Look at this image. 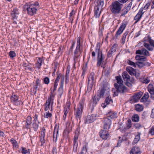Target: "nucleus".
Here are the masks:
<instances>
[{"label": "nucleus", "mask_w": 154, "mask_h": 154, "mask_svg": "<svg viewBox=\"0 0 154 154\" xmlns=\"http://www.w3.org/2000/svg\"><path fill=\"white\" fill-rule=\"evenodd\" d=\"M96 77L94 72H91L89 76L88 80L87 90L88 92L91 91L93 86L96 85Z\"/></svg>", "instance_id": "nucleus-3"}, {"label": "nucleus", "mask_w": 154, "mask_h": 154, "mask_svg": "<svg viewBox=\"0 0 154 154\" xmlns=\"http://www.w3.org/2000/svg\"><path fill=\"white\" fill-rule=\"evenodd\" d=\"M149 92L151 95L154 94V84H150L148 87Z\"/></svg>", "instance_id": "nucleus-26"}, {"label": "nucleus", "mask_w": 154, "mask_h": 154, "mask_svg": "<svg viewBox=\"0 0 154 154\" xmlns=\"http://www.w3.org/2000/svg\"><path fill=\"white\" fill-rule=\"evenodd\" d=\"M11 14L13 19H17L19 14L18 10L16 8L14 9L11 12Z\"/></svg>", "instance_id": "nucleus-24"}, {"label": "nucleus", "mask_w": 154, "mask_h": 154, "mask_svg": "<svg viewBox=\"0 0 154 154\" xmlns=\"http://www.w3.org/2000/svg\"><path fill=\"white\" fill-rule=\"evenodd\" d=\"M147 38L150 46H152L153 48H154V40H152L151 39V37L149 36H148Z\"/></svg>", "instance_id": "nucleus-36"}, {"label": "nucleus", "mask_w": 154, "mask_h": 154, "mask_svg": "<svg viewBox=\"0 0 154 154\" xmlns=\"http://www.w3.org/2000/svg\"><path fill=\"white\" fill-rule=\"evenodd\" d=\"M146 60V57L143 56H141L140 60L145 61Z\"/></svg>", "instance_id": "nucleus-61"}, {"label": "nucleus", "mask_w": 154, "mask_h": 154, "mask_svg": "<svg viewBox=\"0 0 154 154\" xmlns=\"http://www.w3.org/2000/svg\"><path fill=\"white\" fill-rule=\"evenodd\" d=\"M80 52V54L82 53V51L80 50V47L76 46V49H75L74 51V55H77V54L79 52Z\"/></svg>", "instance_id": "nucleus-42"}, {"label": "nucleus", "mask_w": 154, "mask_h": 154, "mask_svg": "<svg viewBox=\"0 0 154 154\" xmlns=\"http://www.w3.org/2000/svg\"><path fill=\"white\" fill-rule=\"evenodd\" d=\"M95 51L97 53V66H99L103 64V60L105 58V56L103 54L101 51H100V46L97 45L95 49Z\"/></svg>", "instance_id": "nucleus-4"}, {"label": "nucleus", "mask_w": 154, "mask_h": 154, "mask_svg": "<svg viewBox=\"0 0 154 154\" xmlns=\"http://www.w3.org/2000/svg\"><path fill=\"white\" fill-rule=\"evenodd\" d=\"M107 116L112 119H114L117 117V114L115 112L110 111L107 114Z\"/></svg>", "instance_id": "nucleus-28"}, {"label": "nucleus", "mask_w": 154, "mask_h": 154, "mask_svg": "<svg viewBox=\"0 0 154 154\" xmlns=\"http://www.w3.org/2000/svg\"><path fill=\"white\" fill-rule=\"evenodd\" d=\"M142 82L143 83H145L147 84L149 83L150 80L146 79H141Z\"/></svg>", "instance_id": "nucleus-57"}, {"label": "nucleus", "mask_w": 154, "mask_h": 154, "mask_svg": "<svg viewBox=\"0 0 154 154\" xmlns=\"http://www.w3.org/2000/svg\"><path fill=\"white\" fill-rule=\"evenodd\" d=\"M128 63L129 65L132 66L134 67H136V65L135 63L131 60H128Z\"/></svg>", "instance_id": "nucleus-55"}, {"label": "nucleus", "mask_w": 154, "mask_h": 154, "mask_svg": "<svg viewBox=\"0 0 154 154\" xmlns=\"http://www.w3.org/2000/svg\"><path fill=\"white\" fill-rule=\"evenodd\" d=\"M10 141L11 142L13 146L14 147H16L17 145V142L14 138L11 139Z\"/></svg>", "instance_id": "nucleus-40"}, {"label": "nucleus", "mask_w": 154, "mask_h": 154, "mask_svg": "<svg viewBox=\"0 0 154 154\" xmlns=\"http://www.w3.org/2000/svg\"><path fill=\"white\" fill-rule=\"evenodd\" d=\"M143 8H141L137 14L134 17V19L136 21V22L138 21L142 17L143 14L145 11H143Z\"/></svg>", "instance_id": "nucleus-15"}, {"label": "nucleus", "mask_w": 154, "mask_h": 154, "mask_svg": "<svg viewBox=\"0 0 154 154\" xmlns=\"http://www.w3.org/2000/svg\"><path fill=\"white\" fill-rule=\"evenodd\" d=\"M69 110H67L66 108H64L63 112H64V115L67 116Z\"/></svg>", "instance_id": "nucleus-62"}, {"label": "nucleus", "mask_w": 154, "mask_h": 154, "mask_svg": "<svg viewBox=\"0 0 154 154\" xmlns=\"http://www.w3.org/2000/svg\"><path fill=\"white\" fill-rule=\"evenodd\" d=\"M32 126L34 130L35 131H37L38 128V122L37 123L36 122H34Z\"/></svg>", "instance_id": "nucleus-35"}, {"label": "nucleus", "mask_w": 154, "mask_h": 154, "mask_svg": "<svg viewBox=\"0 0 154 154\" xmlns=\"http://www.w3.org/2000/svg\"><path fill=\"white\" fill-rule=\"evenodd\" d=\"M135 109L138 111H141L143 109V107L142 105H140L139 104H137L135 106Z\"/></svg>", "instance_id": "nucleus-32"}, {"label": "nucleus", "mask_w": 154, "mask_h": 154, "mask_svg": "<svg viewBox=\"0 0 154 154\" xmlns=\"http://www.w3.org/2000/svg\"><path fill=\"white\" fill-rule=\"evenodd\" d=\"M140 134L139 133H138L137 135H136L134 140L133 141V143L134 144H136L138 143L140 139Z\"/></svg>", "instance_id": "nucleus-31"}, {"label": "nucleus", "mask_w": 154, "mask_h": 154, "mask_svg": "<svg viewBox=\"0 0 154 154\" xmlns=\"http://www.w3.org/2000/svg\"><path fill=\"white\" fill-rule=\"evenodd\" d=\"M132 121L135 122H138L139 120V117L137 114L134 115L132 117Z\"/></svg>", "instance_id": "nucleus-34"}, {"label": "nucleus", "mask_w": 154, "mask_h": 154, "mask_svg": "<svg viewBox=\"0 0 154 154\" xmlns=\"http://www.w3.org/2000/svg\"><path fill=\"white\" fill-rule=\"evenodd\" d=\"M54 100L48 98V99L46 101V102L45 105V111H47L49 109L51 106V104L52 106Z\"/></svg>", "instance_id": "nucleus-18"}, {"label": "nucleus", "mask_w": 154, "mask_h": 154, "mask_svg": "<svg viewBox=\"0 0 154 154\" xmlns=\"http://www.w3.org/2000/svg\"><path fill=\"white\" fill-rule=\"evenodd\" d=\"M21 152L23 154H30V150L29 149H27L26 148L21 147Z\"/></svg>", "instance_id": "nucleus-29"}, {"label": "nucleus", "mask_w": 154, "mask_h": 154, "mask_svg": "<svg viewBox=\"0 0 154 154\" xmlns=\"http://www.w3.org/2000/svg\"><path fill=\"white\" fill-rule=\"evenodd\" d=\"M116 45L115 44L111 48L107 53V55L108 57H111L112 54L116 52Z\"/></svg>", "instance_id": "nucleus-19"}, {"label": "nucleus", "mask_w": 154, "mask_h": 154, "mask_svg": "<svg viewBox=\"0 0 154 154\" xmlns=\"http://www.w3.org/2000/svg\"><path fill=\"white\" fill-rule=\"evenodd\" d=\"M46 133V129L45 128L43 127L42 128L41 131V135L42 136H45V134Z\"/></svg>", "instance_id": "nucleus-49"}, {"label": "nucleus", "mask_w": 154, "mask_h": 154, "mask_svg": "<svg viewBox=\"0 0 154 154\" xmlns=\"http://www.w3.org/2000/svg\"><path fill=\"white\" fill-rule=\"evenodd\" d=\"M80 37H79L77 38L76 46L80 47Z\"/></svg>", "instance_id": "nucleus-60"}, {"label": "nucleus", "mask_w": 154, "mask_h": 154, "mask_svg": "<svg viewBox=\"0 0 154 154\" xmlns=\"http://www.w3.org/2000/svg\"><path fill=\"white\" fill-rule=\"evenodd\" d=\"M123 78L125 81L126 82V85L129 87L132 85L130 83V76L126 72H124L122 74Z\"/></svg>", "instance_id": "nucleus-10"}, {"label": "nucleus", "mask_w": 154, "mask_h": 154, "mask_svg": "<svg viewBox=\"0 0 154 154\" xmlns=\"http://www.w3.org/2000/svg\"><path fill=\"white\" fill-rule=\"evenodd\" d=\"M51 92L50 94V97H48V98L54 100V97L55 96L54 95V92L55 91H54V90H52L51 88Z\"/></svg>", "instance_id": "nucleus-45"}, {"label": "nucleus", "mask_w": 154, "mask_h": 154, "mask_svg": "<svg viewBox=\"0 0 154 154\" xmlns=\"http://www.w3.org/2000/svg\"><path fill=\"white\" fill-rule=\"evenodd\" d=\"M32 123V118L29 116L27 117L26 121V123Z\"/></svg>", "instance_id": "nucleus-52"}, {"label": "nucleus", "mask_w": 154, "mask_h": 154, "mask_svg": "<svg viewBox=\"0 0 154 154\" xmlns=\"http://www.w3.org/2000/svg\"><path fill=\"white\" fill-rule=\"evenodd\" d=\"M126 70L130 75H135L136 78L137 77L135 70L132 67L130 66L128 67L127 68Z\"/></svg>", "instance_id": "nucleus-23"}, {"label": "nucleus", "mask_w": 154, "mask_h": 154, "mask_svg": "<svg viewBox=\"0 0 154 154\" xmlns=\"http://www.w3.org/2000/svg\"><path fill=\"white\" fill-rule=\"evenodd\" d=\"M142 92H139L135 94L132 97V100L134 102L136 103L138 102L142 96Z\"/></svg>", "instance_id": "nucleus-20"}, {"label": "nucleus", "mask_w": 154, "mask_h": 154, "mask_svg": "<svg viewBox=\"0 0 154 154\" xmlns=\"http://www.w3.org/2000/svg\"><path fill=\"white\" fill-rule=\"evenodd\" d=\"M78 146V143H76V142L73 143V150L74 152H77V148Z\"/></svg>", "instance_id": "nucleus-46"}, {"label": "nucleus", "mask_w": 154, "mask_h": 154, "mask_svg": "<svg viewBox=\"0 0 154 154\" xmlns=\"http://www.w3.org/2000/svg\"><path fill=\"white\" fill-rule=\"evenodd\" d=\"M64 75H63L61 78L60 81V87L63 88L64 81Z\"/></svg>", "instance_id": "nucleus-48"}, {"label": "nucleus", "mask_w": 154, "mask_h": 154, "mask_svg": "<svg viewBox=\"0 0 154 154\" xmlns=\"http://www.w3.org/2000/svg\"><path fill=\"white\" fill-rule=\"evenodd\" d=\"M95 6L103 9L105 7L104 6V0H95Z\"/></svg>", "instance_id": "nucleus-12"}, {"label": "nucleus", "mask_w": 154, "mask_h": 154, "mask_svg": "<svg viewBox=\"0 0 154 154\" xmlns=\"http://www.w3.org/2000/svg\"><path fill=\"white\" fill-rule=\"evenodd\" d=\"M126 36H123L122 39V43L124 44L125 43Z\"/></svg>", "instance_id": "nucleus-63"}, {"label": "nucleus", "mask_w": 154, "mask_h": 154, "mask_svg": "<svg viewBox=\"0 0 154 154\" xmlns=\"http://www.w3.org/2000/svg\"><path fill=\"white\" fill-rule=\"evenodd\" d=\"M80 57V55H74L73 57V61H74V65H75V64L77 62H79L80 61V59L79 58V57Z\"/></svg>", "instance_id": "nucleus-37"}, {"label": "nucleus", "mask_w": 154, "mask_h": 154, "mask_svg": "<svg viewBox=\"0 0 154 154\" xmlns=\"http://www.w3.org/2000/svg\"><path fill=\"white\" fill-rule=\"evenodd\" d=\"M9 56L11 58H13L16 56L15 52L13 51H10L9 53Z\"/></svg>", "instance_id": "nucleus-50"}, {"label": "nucleus", "mask_w": 154, "mask_h": 154, "mask_svg": "<svg viewBox=\"0 0 154 154\" xmlns=\"http://www.w3.org/2000/svg\"><path fill=\"white\" fill-rule=\"evenodd\" d=\"M112 103V100L111 99V97L109 95L106 98L104 103L101 104V106L103 108L106 107L107 105L109 104L111 102Z\"/></svg>", "instance_id": "nucleus-16"}, {"label": "nucleus", "mask_w": 154, "mask_h": 154, "mask_svg": "<svg viewBox=\"0 0 154 154\" xmlns=\"http://www.w3.org/2000/svg\"><path fill=\"white\" fill-rule=\"evenodd\" d=\"M43 83L46 85L49 84L50 82L49 78L48 77H45L43 79Z\"/></svg>", "instance_id": "nucleus-44"}, {"label": "nucleus", "mask_w": 154, "mask_h": 154, "mask_svg": "<svg viewBox=\"0 0 154 154\" xmlns=\"http://www.w3.org/2000/svg\"><path fill=\"white\" fill-rule=\"evenodd\" d=\"M58 92L59 95L61 96L63 92V88L60 87L58 89Z\"/></svg>", "instance_id": "nucleus-56"}, {"label": "nucleus", "mask_w": 154, "mask_h": 154, "mask_svg": "<svg viewBox=\"0 0 154 154\" xmlns=\"http://www.w3.org/2000/svg\"><path fill=\"white\" fill-rule=\"evenodd\" d=\"M100 97H98L96 96H94L92 98L90 104V106L91 107V109H93L94 107L96 105L97 102L100 99Z\"/></svg>", "instance_id": "nucleus-14"}, {"label": "nucleus", "mask_w": 154, "mask_h": 154, "mask_svg": "<svg viewBox=\"0 0 154 154\" xmlns=\"http://www.w3.org/2000/svg\"><path fill=\"white\" fill-rule=\"evenodd\" d=\"M149 133L152 135H154V125L152 126L150 128Z\"/></svg>", "instance_id": "nucleus-58"}, {"label": "nucleus", "mask_w": 154, "mask_h": 154, "mask_svg": "<svg viewBox=\"0 0 154 154\" xmlns=\"http://www.w3.org/2000/svg\"><path fill=\"white\" fill-rule=\"evenodd\" d=\"M11 102L15 105L18 106L23 104L20 100H19L17 96L15 94L12 95L11 97Z\"/></svg>", "instance_id": "nucleus-8"}, {"label": "nucleus", "mask_w": 154, "mask_h": 154, "mask_svg": "<svg viewBox=\"0 0 154 154\" xmlns=\"http://www.w3.org/2000/svg\"><path fill=\"white\" fill-rule=\"evenodd\" d=\"M39 6V3L37 2L31 4H27L24 6L23 10L24 11H27L28 14L33 15L36 13Z\"/></svg>", "instance_id": "nucleus-1"}, {"label": "nucleus", "mask_w": 154, "mask_h": 154, "mask_svg": "<svg viewBox=\"0 0 154 154\" xmlns=\"http://www.w3.org/2000/svg\"><path fill=\"white\" fill-rule=\"evenodd\" d=\"M130 154H141L140 149L137 147H133L130 152Z\"/></svg>", "instance_id": "nucleus-22"}, {"label": "nucleus", "mask_w": 154, "mask_h": 154, "mask_svg": "<svg viewBox=\"0 0 154 154\" xmlns=\"http://www.w3.org/2000/svg\"><path fill=\"white\" fill-rule=\"evenodd\" d=\"M123 5L117 1L112 2L110 6V10L112 14L117 15L121 11Z\"/></svg>", "instance_id": "nucleus-2"}, {"label": "nucleus", "mask_w": 154, "mask_h": 154, "mask_svg": "<svg viewBox=\"0 0 154 154\" xmlns=\"http://www.w3.org/2000/svg\"><path fill=\"white\" fill-rule=\"evenodd\" d=\"M70 106V103L69 102H67L66 103V106H65L64 108H66L67 110H69Z\"/></svg>", "instance_id": "nucleus-59"}, {"label": "nucleus", "mask_w": 154, "mask_h": 154, "mask_svg": "<svg viewBox=\"0 0 154 154\" xmlns=\"http://www.w3.org/2000/svg\"><path fill=\"white\" fill-rule=\"evenodd\" d=\"M130 11L126 7H125L122 10V12L121 14V16H123L126 14L128 12Z\"/></svg>", "instance_id": "nucleus-38"}, {"label": "nucleus", "mask_w": 154, "mask_h": 154, "mask_svg": "<svg viewBox=\"0 0 154 154\" xmlns=\"http://www.w3.org/2000/svg\"><path fill=\"white\" fill-rule=\"evenodd\" d=\"M136 65L140 68H141L144 66V62H138L136 63Z\"/></svg>", "instance_id": "nucleus-47"}, {"label": "nucleus", "mask_w": 154, "mask_h": 154, "mask_svg": "<svg viewBox=\"0 0 154 154\" xmlns=\"http://www.w3.org/2000/svg\"><path fill=\"white\" fill-rule=\"evenodd\" d=\"M102 10L101 9H100L99 8L94 6V15L96 18L98 17H100Z\"/></svg>", "instance_id": "nucleus-21"}, {"label": "nucleus", "mask_w": 154, "mask_h": 154, "mask_svg": "<svg viewBox=\"0 0 154 154\" xmlns=\"http://www.w3.org/2000/svg\"><path fill=\"white\" fill-rule=\"evenodd\" d=\"M96 114H92L87 116L85 121V123L89 124L93 122L95 119Z\"/></svg>", "instance_id": "nucleus-11"}, {"label": "nucleus", "mask_w": 154, "mask_h": 154, "mask_svg": "<svg viewBox=\"0 0 154 154\" xmlns=\"http://www.w3.org/2000/svg\"><path fill=\"white\" fill-rule=\"evenodd\" d=\"M144 46L146 47L148 50L152 51L153 50V48L150 47V45L146 43H144L143 44Z\"/></svg>", "instance_id": "nucleus-39"}, {"label": "nucleus", "mask_w": 154, "mask_h": 154, "mask_svg": "<svg viewBox=\"0 0 154 154\" xmlns=\"http://www.w3.org/2000/svg\"><path fill=\"white\" fill-rule=\"evenodd\" d=\"M124 29H118V30L116 32L115 36L117 37L119 35H120L123 32Z\"/></svg>", "instance_id": "nucleus-53"}, {"label": "nucleus", "mask_w": 154, "mask_h": 154, "mask_svg": "<svg viewBox=\"0 0 154 154\" xmlns=\"http://www.w3.org/2000/svg\"><path fill=\"white\" fill-rule=\"evenodd\" d=\"M85 100L84 99H82L81 100L80 102L79 105L78 107H80L82 109H83V107L84 104Z\"/></svg>", "instance_id": "nucleus-41"}, {"label": "nucleus", "mask_w": 154, "mask_h": 154, "mask_svg": "<svg viewBox=\"0 0 154 154\" xmlns=\"http://www.w3.org/2000/svg\"><path fill=\"white\" fill-rule=\"evenodd\" d=\"M151 117L152 118H154V108L152 109L151 114Z\"/></svg>", "instance_id": "nucleus-64"}, {"label": "nucleus", "mask_w": 154, "mask_h": 154, "mask_svg": "<svg viewBox=\"0 0 154 154\" xmlns=\"http://www.w3.org/2000/svg\"><path fill=\"white\" fill-rule=\"evenodd\" d=\"M98 92L99 93L98 95L100 98L109 96L110 93L109 88L104 85H103L100 90L98 91Z\"/></svg>", "instance_id": "nucleus-6"}, {"label": "nucleus", "mask_w": 154, "mask_h": 154, "mask_svg": "<svg viewBox=\"0 0 154 154\" xmlns=\"http://www.w3.org/2000/svg\"><path fill=\"white\" fill-rule=\"evenodd\" d=\"M45 136H40V141L41 142V146H42L43 145V144L45 143Z\"/></svg>", "instance_id": "nucleus-51"}, {"label": "nucleus", "mask_w": 154, "mask_h": 154, "mask_svg": "<svg viewBox=\"0 0 154 154\" xmlns=\"http://www.w3.org/2000/svg\"><path fill=\"white\" fill-rule=\"evenodd\" d=\"M115 78L117 82L114 83V86H115V85L116 84L118 85L123 84V81L122 79L121 76H116L115 77Z\"/></svg>", "instance_id": "nucleus-27"}, {"label": "nucleus", "mask_w": 154, "mask_h": 154, "mask_svg": "<svg viewBox=\"0 0 154 154\" xmlns=\"http://www.w3.org/2000/svg\"><path fill=\"white\" fill-rule=\"evenodd\" d=\"M103 123L104 129H109L112 123L111 120L108 118H105L103 119Z\"/></svg>", "instance_id": "nucleus-9"}, {"label": "nucleus", "mask_w": 154, "mask_h": 154, "mask_svg": "<svg viewBox=\"0 0 154 154\" xmlns=\"http://www.w3.org/2000/svg\"><path fill=\"white\" fill-rule=\"evenodd\" d=\"M99 135L103 139L106 140L109 136V134L108 131L103 130L99 132Z\"/></svg>", "instance_id": "nucleus-17"}, {"label": "nucleus", "mask_w": 154, "mask_h": 154, "mask_svg": "<svg viewBox=\"0 0 154 154\" xmlns=\"http://www.w3.org/2000/svg\"><path fill=\"white\" fill-rule=\"evenodd\" d=\"M58 128H56L55 127L54 130L53 131V137L54 140L55 139V141L56 142L57 137H58Z\"/></svg>", "instance_id": "nucleus-25"}, {"label": "nucleus", "mask_w": 154, "mask_h": 154, "mask_svg": "<svg viewBox=\"0 0 154 154\" xmlns=\"http://www.w3.org/2000/svg\"><path fill=\"white\" fill-rule=\"evenodd\" d=\"M88 148L86 145H84L82 147L81 151L78 154H86Z\"/></svg>", "instance_id": "nucleus-30"}, {"label": "nucleus", "mask_w": 154, "mask_h": 154, "mask_svg": "<svg viewBox=\"0 0 154 154\" xmlns=\"http://www.w3.org/2000/svg\"><path fill=\"white\" fill-rule=\"evenodd\" d=\"M74 109V114L75 116V118L78 121V120H80L82 116V109L80 107H78L76 109H75V107Z\"/></svg>", "instance_id": "nucleus-7"}, {"label": "nucleus", "mask_w": 154, "mask_h": 154, "mask_svg": "<svg viewBox=\"0 0 154 154\" xmlns=\"http://www.w3.org/2000/svg\"><path fill=\"white\" fill-rule=\"evenodd\" d=\"M62 76V75H61V74H59L58 75H57V78L54 82L58 83L60 79V78Z\"/></svg>", "instance_id": "nucleus-54"}, {"label": "nucleus", "mask_w": 154, "mask_h": 154, "mask_svg": "<svg viewBox=\"0 0 154 154\" xmlns=\"http://www.w3.org/2000/svg\"><path fill=\"white\" fill-rule=\"evenodd\" d=\"M149 97L148 93L145 94L140 100L141 102H146Z\"/></svg>", "instance_id": "nucleus-33"}, {"label": "nucleus", "mask_w": 154, "mask_h": 154, "mask_svg": "<svg viewBox=\"0 0 154 154\" xmlns=\"http://www.w3.org/2000/svg\"><path fill=\"white\" fill-rule=\"evenodd\" d=\"M136 54L140 55H143L146 56H149L150 55L149 52L144 48L141 50H138L136 51Z\"/></svg>", "instance_id": "nucleus-13"}, {"label": "nucleus", "mask_w": 154, "mask_h": 154, "mask_svg": "<svg viewBox=\"0 0 154 154\" xmlns=\"http://www.w3.org/2000/svg\"><path fill=\"white\" fill-rule=\"evenodd\" d=\"M114 87L116 90L114 92V96H118L119 93L124 94L128 91L127 88L123 84L118 85L116 84Z\"/></svg>", "instance_id": "nucleus-5"}, {"label": "nucleus", "mask_w": 154, "mask_h": 154, "mask_svg": "<svg viewBox=\"0 0 154 154\" xmlns=\"http://www.w3.org/2000/svg\"><path fill=\"white\" fill-rule=\"evenodd\" d=\"M52 116V114L51 113L49 112V111H48L44 114V117L45 118H51Z\"/></svg>", "instance_id": "nucleus-43"}]
</instances>
